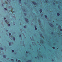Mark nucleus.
I'll return each instance as SVG.
<instances>
[{
	"label": "nucleus",
	"instance_id": "f257e3e1",
	"mask_svg": "<svg viewBox=\"0 0 62 62\" xmlns=\"http://www.w3.org/2000/svg\"><path fill=\"white\" fill-rule=\"evenodd\" d=\"M24 20H25L27 23H28V22H29V21H28V19L27 18H25Z\"/></svg>",
	"mask_w": 62,
	"mask_h": 62
},
{
	"label": "nucleus",
	"instance_id": "f03ea898",
	"mask_svg": "<svg viewBox=\"0 0 62 62\" xmlns=\"http://www.w3.org/2000/svg\"><path fill=\"white\" fill-rule=\"evenodd\" d=\"M32 3L33 4H34V5H37V3L36 2H34V1H33L32 2Z\"/></svg>",
	"mask_w": 62,
	"mask_h": 62
},
{
	"label": "nucleus",
	"instance_id": "7ed1b4c3",
	"mask_svg": "<svg viewBox=\"0 0 62 62\" xmlns=\"http://www.w3.org/2000/svg\"><path fill=\"white\" fill-rule=\"evenodd\" d=\"M53 25V24L52 23H50L49 24V25H50V26H51V27H53V26L52 25Z\"/></svg>",
	"mask_w": 62,
	"mask_h": 62
},
{
	"label": "nucleus",
	"instance_id": "20e7f679",
	"mask_svg": "<svg viewBox=\"0 0 62 62\" xmlns=\"http://www.w3.org/2000/svg\"><path fill=\"white\" fill-rule=\"evenodd\" d=\"M39 11H40V13H41V12H42V9H40Z\"/></svg>",
	"mask_w": 62,
	"mask_h": 62
},
{
	"label": "nucleus",
	"instance_id": "39448f33",
	"mask_svg": "<svg viewBox=\"0 0 62 62\" xmlns=\"http://www.w3.org/2000/svg\"><path fill=\"white\" fill-rule=\"evenodd\" d=\"M57 14L58 16H60V14H59V13H57Z\"/></svg>",
	"mask_w": 62,
	"mask_h": 62
},
{
	"label": "nucleus",
	"instance_id": "423d86ee",
	"mask_svg": "<svg viewBox=\"0 0 62 62\" xmlns=\"http://www.w3.org/2000/svg\"><path fill=\"white\" fill-rule=\"evenodd\" d=\"M0 49L1 50H4V48H3L2 47H0Z\"/></svg>",
	"mask_w": 62,
	"mask_h": 62
},
{
	"label": "nucleus",
	"instance_id": "0eeeda50",
	"mask_svg": "<svg viewBox=\"0 0 62 62\" xmlns=\"http://www.w3.org/2000/svg\"><path fill=\"white\" fill-rule=\"evenodd\" d=\"M13 40H14V41H15V37H13Z\"/></svg>",
	"mask_w": 62,
	"mask_h": 62
},
{
	"label": "nucleus",
	"instance_id": "6e6552de",
	"mask_svg": "<svg viewBox=\"0 0 62 62\" xmlns=\"http://www.w3.org/2000/svg\"><path fill=\"white\" fill-rule=\"evenodd\" d=\"M11 43L9 42V46H11Z\"/></svg>",
	"mask_w": 62,
	"mask_h": 62
},
{
	"label": "nucleus",
	"instance_id": "1a4fd4ad",
	"mask_svg": "<svg viewBox=\"0 0 62 62\" xmlns=\"http://www.w3.org/2000/svg\"><path fill=\"white\" fill-rule=\"evenodd\" d=\"M36 26H35V30H37V28L36 27Z\"/></svg>",
	"mask_w": 62,
	"mask_h": 62
},
{
	"label": "nucleus",
	"instance_id": "9d476101",
	"mask_svg": "<svg viewBox=\"0 0 62 62\" xmlns=\"http://www.w3.org/2000/svg\"><path fill=\"white\" fill-rule=\"evenodd\" d=\"M45 17L46 18H47V16L46 15H45Z\"/></svg>",
	"mask_w": 62,
	"mask_h": 62
},
{
	"label": "nucleus",
	"instance_id": "9b49d317",
	"mask_svg": "<svg viewBox=\"0 0 62 62\" xmlns=\"http://www.w3.org/2000/svg\"><path fill=\"white\" fill-rule=\"evenodd\" d=\"M3 57H4V58H6V55H3Z\"/></svg>",
	"mask_w": 62,
	"mask_h": 62
},
{
	"label": "nucleus",
	"instance_id": "f8f14e48",
	"mask_svg": "<svg viewBox=\"0 0 62 62\" xmlns=\"http://www.w3.org/2000/svg\"><path fill=\"white\" fill-rule=\"evenodd\" d=\"M52 48H53V49H55V47H54V46H53Z\"/></svg>",
	"mask_w": 62,
	"mask_h": 62
},
{
	"label": "nucleus",
	"instance_id": "ddd939ff",
	"mask_svg": "<svg viewBox=\"0 0 62 62\" xmlns=\"http://www.w3.org/2000/svg\"><path fill=\"white\" fill-rule=\"evenodd\" d=\"M28 61L29 62H31V60H30L28 61H27V62H28Z\"/></svg>",
	"mask_w": 62,
	"mask_h": 62
},
{
	"label": "nucleus",
	"instance_id": "4468645a",
	"mask_svg": "<svg viewBox=\"0 0 62 62\" xmlns=\"http://www.w3.org/2000/svg\"><path fill=\"white\" fill-rule=\"evenodd\" d=\"M24 28H26V26H24Z\"/></svg>",
	"mask_w": 62,
	"mask_h": 62
},
{
	"label": "nucleus",
	"instance_id": "2eb2a0df",
	"mask_svg": "<svg viewBox=\"0 0 62 62\" xmlns=\"http://www.w3.org/2000/svg\"><path fill=\"white\" fill-rule=\"evenodd\" d=\"M12 53H14V50H12Z\"/></svg>",
	"mask_w": 62,
	"mask_h": 62
},
{
	"label": "nucleus",
	"instance_id": "dca6fc26",
	"mask_svg": "<svg viewBox=\"0 0 62 62\" xmlns=\"http://www.w3.org/2000/svg\"><path fill=\"white\" fill-rule=\"evenodd\" d=\"M19 1H19V3H21L22 2L21 1V0H19Z\"/></svg>",
	"mask_w": 62,
	"mask_h": 62
},
{
	"label": "nucleus",
	"instance_id": "f3484780",
	"mask_svg": "<svg viewBox=\"0 0 62 62\" xmlns=\"http://www.w3.org/2000/svg\"><path fill=\"white\" fill-rule=\"evenodd\" d=\"M4 9L5 10H7V8H4Z\"/></svg>",
	"mask_w": 62,
	"mask_h": 62
},
{
	"label": "nucleus",
	"instance_id": "a211bd4d",
	"mask_svg": "<svg viewBox=\"0 0 62 62\" xmlns=\"http://www.w3.org/2000/svg\"><path fill=\"white\" fill-rule=\"evenodd\" d=\"M24 14L25 15V16H26V14L25 13H24Z\"/></svg>",
	"mask_w": 62,
	"mask_h": 62
},
{
	"label": "nucleus",
	"instance_id": "6ab92c4d",
	"mask_svg": "<svg viewBox=\"0 0 62 62\" xmlns=\"http://www.w3.org/2000/svg\"><path fill=\"white\" fill-rule=\"evenodd\" d=\"M6 23H8V21H7V20H5V21Z\"/></svg>",
	"mask_w": 62,
	"mask_h": 62
},
{
	"label": "nucleus",
	"instance_id": "aec40b11",
	"mask_svg": "<svg viewBox=\"0 0 62 62\" xmlns=\"http://www.w3.org/2000/svg\"><path fill=\"white\" fill-rule=\"evenodd\" d=\"M8 26H10V24H8Z\"/></svg>",
	"mask_w": 62,
	"mask_h": 62
},
{
	"label": "nucleus",
	"instance_id": "412c9836",
	"mask_svg": "<svg viewBox=\"0 0 62 62\" xmlns=\"http://www.w3.org/2000/svg\"><path fill=\"white\" fill-rule=\"evenodd\" d=\"M40 36L41 37H42V34H40Z\"/></svg>",
	"mask_w": 62,
	"mask_h": 62
},
{
	"label": "nucleus",
	"instance_id": "4be33fe9",
	"mask_svg": "<svg viewBox=\"0 0 62 62\" xmlns=\"http://www.w3.org/2000/svg\"><path fill=\"white\" fill-rule=\"evenodd\" d=\"M11 60H12V61H14V60L12 59H11Z\"/></svg>",
	"mask_w": 62,
	"mask_h": 62
},
{
	"label": "nucleus",
	"instance_id": "5701e85b",
	"mask_svg": "<svg viewBox=\"0 0 62 62\" xmlns=\"http://www.w3.org/2000/svg\"><path fill=\"white\" fill-rule=\"evenodd\" d=\"M11 33H9V36H11Z\"/></svg>",
	"mask_w": 62,
	"mask_h": 62
},
{
	"label": "nucleus",
	"instance_id": "b1692460",
	"mask_svg": "<svg viewBox=\"0 0 62 62\" xmlns=\"http://www.w3.org/2000/svg\"><path fill=\"white\" fill-rule=\"evenodd\" d=\"M18 62H21V61L20 60H18Z\"/></svg>",
	"mask_w": 62,
	"mask_h": 62
},
{
	"label": "nucleus",
	"instance_id": "393cba45",
	"mask_svg": "<svg viewBox=\"0 0 62 62\" xmlns=\"http://www.w3.org/2000/svg\"><path fill=\"white\" fill-rule=\"evenodd\" d=\"M59 27H60V28H61V26L60 25H59Z\"/></svg>",
	"mask_w": 62,
	"mask_h": 62
},
{
	"label": "nucleus",
	"instance_id": "a878e982",
	"mask_svg": "<svg viewBox=\"0 0 62 62\" xmlns=\"http://www.w3.org/2000/svg\"><path fill=\"white\" fill-rule=\"evenodd\" d=\"M22 37V35H19V37H20V38H21Z\"/></svg>",
	"mask_w": 62,
	"mask_h": 62
},
{
	"label": "nucleus",
	"instance_id": "bb28decb",
	"mask_svg": "<svg viewBox=\"0 0 62 62\" xmlns=\"http://www.w3.org/2000/svg\"><path fill=\"white\" fill-rule=\"evenodd\" d=\"M26 54H28V52L26 51Z\"/></svg>",
	"mask_w": 62,
	"mask_h": 62
},
{
	"label": "nucleus",
	"instance_id": "cd10ccee",
	"mask_svg": "<svg viewBox=\"0 0 62 62\" xmlns=\"http://www.w3.org/2000/svg\"><path fill=\"white\" fill-rule=\"evenodd\" d=\"M11 12H13V11L12 10L11 11Z\"/></svg>",
	"mask_w": 62,
	"mask_h": 62
},
{
	"label": "nucleus",
	"instance_id": "c85d7f7f",
	"mask_svg": "<svg viewBox=\"0 0 62 62\" xmlns=\"http://www.w3.org/2000/svg\"><path fill=\"white\" fill-rule=\"evenodd\" d=\"M4 20H6V18H5V17H4Z\"/></svg>",
	"mask_w": 62,
	"mask_h": 62
},
{
	"label": "nucleus",
	"instance_id": "c756f323",
	"mask_svg": "<svg viewBox=\"0 0 62 62\" xmlns=\"http://www.w3.org/2000/svg\"><path fill=\"white\" fill-rule=\"evenodd\" d=\"M60 31H62V29H60Z\"/></svg>",
	"mask_w": 62,
	"mask_h": 62
},
{
	"label": "nucleus",
	"instance_id": "7c9ffc66",
	"mask_svg": "<svg viewBox=\"0 0 62 62\" xmlns=\"http://www.w3.org/2000/svg\"><path fill=\"white\" fill-rule=\"evenodd\" d=\"M53 34V32H52L51 33V34H52V35Z\"/></svg>",
	"mask_w": 62,
	"mask_h": 62
},
{
	"label": "nucleus",
	"instance_id": "2f4dec72",
	"mask_svg": "<svg viewBox=\"0 0 62 62\" xmlns=\"http://www.w3.org/2000/svg\"><path fill=\"white\" fill-rule=\"evenodd\" d=\"M53 5H55V3H54V2H53Z\"/></svg>",
	"mask_w": 62,
	"mask_h": 62
},
{
	"label": "nucleus",
	"instance_id": "473e14b6",
	"mask_svg": "<svg viewBox=\"0 0 62 62\" xmlns=\"http://www.w3.org/2000/svg\"><path fill=\"white\" fill-rule=\"evenodd\" d=\"M6 31L7 32H8V30H6Z\"/></svg>",
	"mask_w": 62,
	"mask_h": 62
},
{
	"label": "nucleus",
	"instance_id": "72a5a7b5",
	"mask_svg": "<svg viewBox=\"0 0 62 62\" xmlns=\"http://www.w3.org/2000/svg\"><path fill=\"white\" fill-rule=\"evenodd\" d=\"M41 43H43V42L42 41H41Z\"/></svg>",
	"mask_w": 62,
	"mask_h": 62
},
{
	"label": "nucleus",
	"instance_id": "f704fd0d",
	"mask_svg": "<svg viewBox=\"0 0 62 62\" xmlns=\"http://www.w3.org/2000/svg\"><path fill=\"white\" fill-rule=\"evenodd\" d=\"M37 58L36 57H35V58H36V59H37Z\"/></svg>",
	"mask_w": 62,
	"mask_h": 62
},
{
	"label": "nucleus",
	"instance_id": "c9c22d12",
	"mask_svg": "<svg viewBox=\"0 0 62 62\" xmlns=\"http://www.w3.org/2000/svg\"><path fill=\"white\" fill-rule=\"evenodd\" d=\"M52 61H54V60H52Z\"/></svg>",
	"mask_w": 62,
	"mask_h": 62
},
{
	"label": "nucleus",
	"instance_id": "e433bc0d",
	"mask_svg": "<svg viewBox=\"0 0 62 62\" xmlns=\"http://www.w3.org/2000/svg\"><path fill=\"white\" fill-rule=\"evenodd\" d=\"M2 6H4V5H3V4H2Z\"/></svg>",
	"mask_w": 62,
	"mask_h": 62
},
{
	"label": "nucleus",
	"instance_id": "4c0bfd02",
	"mask_svg": "<svg viewBox=\"0 0 62 62\" xmlns=\"http://www.w3.org/2000/svg\"><path fill=\"white\" fill-rule=\"evenodd\" d=\"M16 61H17V60H16Z\"/></svg>",
	"mask_w": 62,
	"mask_h": 62
},
{
	"label": "nucleus",
	"instance_id": "58836bf2",
	"mask_svg": "<svg viewBox=\"0 0 62 62\" xmlns=\"http://www.w3.org/2000/svg\"><path fill=\"white\" fill-rule=\"evenodd\" d=\"M57 24H56V25H57Z\"/></svg>",
	"mask_w": 62,
	"mask_h": 62
},
{
	"label": "nucleus",
	"instance_id": "ea45409f",
	"mask_svg": "<svg viewBox=\"0 0 62 62\" xmlns=\"http://www.w3.org/2000/svg\"><path fill=\"white\" fill-rule=\"evenodd\" d=\"M7 0V1H8V0Z\"/></svg>",
	"mask_w": 62,
	"mask_h": 62
},
{
	"label": "nucleus",
	"instance_id": "a19ab883",
	"mask_svg": "<svg viewBox=\"0 0 62 62\" xmlns=\"http://www.w3.org/2000/svg\"><path fill=\"white\" fill-rule=\"evenodd\" d=\"M37 57H38V56Z\"/></svg>",
	"mask_w": 62,
	"mask_h": 62
}]
</instances>
